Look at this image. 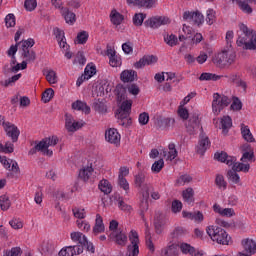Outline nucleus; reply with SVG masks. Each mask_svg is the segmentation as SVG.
<instances>
[{"label":"nucleus","instance_id":"6","mask_svg":"<svg viewBox=\"0 0 256 256\" xmlns=\"http://www.w3.org/2000/svg\"><path fill=\"white\" fill-rule=\"evenodd\" d=\"M183 19L184 21H188V23H192V25H197L198 27L200 25H203L205 23V17L199 10L196 11H186L183 13Z\"/></svg>","mask_w":256,"mask_h":256},{"label":"nucleus","instance_id":"59","mask_svg":"<svg viewBox=\"0 0 256 256\" xmlns=\"http://www.w3.org/2000/svg\"><path fill=\"white\" fill-rule=\"evenodd\" d=\"M206 22L208 23V25H213V23H215V10L214 9L207 10Z\"/></svg>","mask_w":256,"mask_h":256},{"label":"nucleus","instance_id":"30","mask_svg":"<svg viewBox=\"0 0 256 256\" xmlns=\"http://www.w3.org/2000/svg\"><path fill=\"white\" fill-rule=\"evenodd\" d=\"M241 135L243 139L246 140L248 143H255V138L253 137L249 126L241 124Z\"/></svg>","mask_w":256,"mask_h":256},{"label":"nucleus","instance_id":"27","mask_svg":"<svg viewBox=\"0 0 256 256\" xmlns=\"http://www.w3.org/2000/svg\"><path fill=\"white\" fill-rule=\"evenodd\" d=\"M111 235L115 238V243L117 245H120L121 247L127 245V234L123 233V231H115Z\"/></svg>","mask_w":256,"mask_h":256},{"label":"nucleus","instance_id":"19","mask_svg":"<svg viewBox=\"0 0 256 256\" xmlns=\"http://www.w3.org/2000/svg\"><path fill=\"white\" fill-rule=\"evenodd\" d=\"M168 148L169 151L167 149L161 150L160 155H162V157H165L167 161H173V159H176L178 155L177 149L175 148V144L170 143L168 145Z\"/></svg>","mask_w":256,"mask_h":256},{"label":"nucleus","instance_id":"63","mask_svg":"<svg viewBox=\"0 0 256 256\" xmlns=\"http://www.w3.org/2000/svg\"><path fill=\"white\" fill-rule=\"evenodd\" d=\"M145 65H153L157 62V56L145 55L143 56Z\"/></svg>","mask_w":256,"mask_h":256},{"label":"nucleus","instance_id":"54","mask_svg":"<svg viewBox=\"0 0 256 256\" xmlns=\"http://www.w3.org/2000/svg\"><path fill=\"white\" fill-rule=\"evenodd\" d=\"M215 183L219 189H227V182L225 181L223 175H216Z\"/></svg>","mask_w":256,"mask_h":256},{"label":"nucleus","instance_id":"34","mask_svg":"<svg viewBox=\"0 0 256 256\" xmlns=\"http://www.w3.org/2000/svg\"><path fill=\"white\" fill-rule=\"evenodd\" d=\"M70 237H71L72 241L78 242L81 247H83V245H85V243H87V236H85L81 232H72L70 234Z\"/></svg>","mask_w":256,"mask_h":256},{"label":"nucleus","instance_id":"23","mask_svg":"<svg viewBox=\"0 0 256 256\" xmlns=\"http://www.w3.org/2000/svg\"><path fill=\"white\" fill-rule=\"evenodd\" d=\"M220 129H222L223 135H227L231 127H233V120L231 116H223L220 120Z\"/></svg>","mask_w":256,"mask_h":256},{"label":"nucleus","instance_id":"35","mask_svg":"<svg viewBox=\"0 0 256 256\" xmlns=\"http://www.w3.org/2000/svg\"><path fill=\"white\" fill-rule=\"evenodd\" d=\"M40 143L43 144V149H49V147H55V145H57V143H59V138H57V136H52V137H48L43 139L42 141H40Z\"/></svg>","mask_w":256,"mask_h":256},{"label":"nucleus","instance_id":"31","mask_svg":"<svg viewBox=\"0 0 256 256\" xmlns=\"http://www.w3.org/2000/svg\"><path fill=\"white\" fill-rule=\"evenodd\" d=\"M142 197L143 198L140 202L141 217L142 219H145L144 213L149 209V192H143Z\"/></svg>","mask_w":256,"mask_h":256},{"label":"nucleus","instance_id":"10","mask_svg":"<svg viewBox=\"0 0 256 256\" xmlns=\"http://www.w3.org/2000/svg\"><path fill=\"white\" fill-rule=\"evenodd\" d=\"M134 183L136 187L142 189L144 193H149V191L153 190V186L147 183V176L143 172L135 175Z\"/></svg>","mask_w":256,"mask_h":256},{"label":"nucleus","instance_id":"25","mask_svg":"<svg viewBox=\"0 0 256 256\" xmlns=\"http://www.w3.org/2000/svg\"><path fill=\"white\" fill-rule=\"evenodd\" d=\"M236 3L243 13H246L247 15L253 13V8L251 7L253 0H236Z\"/></svg>","mask_w":256,"mask_h":256},{"label":"nucleus","instance_id":"48","mask_svg":"<svg viewBox=\"0 0 256 256\" xmlns=\"http://www.w3.org/2000/svg\"><path fill=\"white\" fill-rule=\"evenodd\" d=\"M0 207L2 211H7L9 207H11V200H9V196L2 195L0 197Z\"/></svg>","mask_w":256,"mask_h":256},{"label":"nucleus","instance_id":"17","mask_svg":"<svg viewBox=\"0 0 256 256\" xmlns=\"http://www.w3.org/2000/svg\"><path fill=\"white\" fill-rule=\"evenodd\" d=\"M154 227L157 235H161L163 233V229L165 227V216H163V213L157 212L155 214Z\"/></svg>","mask_w":256,"mask_h":256},{"label":"nucleus","instance_id":"55","mask_svg":"<svg viewBox=\"0 0 256 256\" xmlns=\"http://www.w3.org/2000/svg\"><path fill=\"white\" fill-rule=\"evenodd\" d=\"M181 209H183V203L179 200L172 201L171 211L172 213H181Z\"/></svg>","mask_w":256,"mask_h":256},{"label":"nucleus","instance_id":"16","mask_svg":"<svg viewBox=\"0 0 256 256\" xmlns=\"http://www.w3.org/2000/svg\"><path fill=\"white\" fill-rule=\"evenodd\" d=\"M214 159H216V161H220L221 163H226V165H228L229 167H231V165H233V163H235V161H237L236 157L233 156H229L227 155V152H216L214 154Z\"/></svg>","mask_w":256,"mask_h":256},{"label":"nucleus","instance_id":"8","mask_svg":"<svg viewBox=\"0 0 256 256\" xmlns=\"http://www.w3.org/2000/svg\"><path fill=\"white\" fill-rule=\"evenodd\" d=\"M171 21L165 16H154L144 22L145 27H151V29H159L162 25H169Z\"/></svg>","mask_w":256,"mask_h":256},{"label":"nucleus","instance_id":"4","mask_svg":"<svg viewBox=\"0 0 256 256\" xmlns=\"http://www.w3.org/2000/svg\"><path fill=\"white\" fill-rule=\"evenodd\" d=\"M22 57L28 63H34L35 59H37V54L35 51L31 50V47L35 45V40L33 38H29L28 40L22 41Z\"/></svg>","mask_w":256,"mask_h":256},{"label":"nucleus","instance_id":"33","mask_svg":"<svg viewBox=\"0 0 256 256\" xmlns=\"http://www.w3.org/2000/svg\"><path fill=\"white\" fill-rule=\"evenodd\" d=\"M104 231H105V224H103V217H101V214H97L95 225L93 227V233H103Z\"/></svg>","mask_w":256,"mask_h":256},{"label":"nucleus","instance_id":"12","mask_svg":"<svg viewBox=\"0 0 256 256\" xmlns=\"http://www.w3.org/2000/svg\"><path fill=\"white\" fill-rule=\"evenodd\" d=\"M65 127L69 133H75V131H79V129L83 127V123L75 121V118H73V115L66 113Z\"/></svg>","mask_w":256,"mask_h":256},{"label":"nucleus","instance_id":"60","mask_svg":"<svg viewBox=\"0 0 256 256\" xmlns=\"http://www.w3.org/2000/svg\"><path fill=\"white\" fill-rule=\"evenodd\" d=\"M118 185L121 187V189H124L126 193H129V182H127V179L122 176H118Z\"/></svg>","mask_w":256,"mask_h":256},{"label":"nucleus","instance_id":"2","mask_svg":"<svg viewBox=\"0 0 256 256\" xmlns=\"http://www.w3.org/2000/svg\"><path fill=\"white\" fill-rule=\"evenodd\" d=\"M206 233L210 237V239L219 245H229V241H231V236L227 234L225 229L219 226H207Z\"/></svg>","mask_w":256,"mask_h":256},{"label":"nucleus","instance_id":"26","mask_svg":"<svg viewBox=\"0 0 256 256\" xmlns=\"http://www.w3.org/2000/svg\"><path fill=\"white\" fill-rule=\"evenodd\" d=\"M72 109H74L75 111H82L86 115H89V113H91V107H89V105H87V103H85L81 100H77V101L73 102Z\"/></svg>","mask_w":256,"mask_h":256},{"label":"nucleus","instance_id":"22","mask_svg":"<svg viewBox=\"0 0 256 256\" xmlns=\"http://www.w3.org/2000/svg\"><path fill=\"white\" fill-rule=\"evenodd\" d=\"M61 15L68 25H74L75 21H77L75 13L71 12L69 8H61Z\"/></svg>","mask_w":256,"mask_h":256},{"label":"nucleus","instance_id":"36","mask_svg":"<svg viewBox=\"0 0 256 256\" xmlns=\"http://www.w3.org/2000/svg\"><path fill=\"white\" fill-rule=\"evenodd\" d=\"M118 101H125L127 99V89L123 85H117L115 89Z\"/></svg>","mask_w":256,"mask_h":256},{"label":"nucleus","instance_id":"45","mask_svg":"<svg viewBox=\"0 0 256 256\" xmlns=\"http://www.w3.org/2000/svg\"><path fill=\"white\" fill-rule=\"evenodd\" d=\"M115 199L118 202V207H119V209H121V211H130L131 210V205L125 203V201H123V197H120L119 194L115 195Z\"/></svg>","mask_w":256,"mask_h":256},{"label":"nucleus","instance_id":"53","mask_svg":"<svg viewBox=\"0 0 256 256\" xmlns=\"http://www.w3.org/2000/svg\"><path fill=\"white\" fill-rule=\"evenodd\" d=\"M97 73V68L95 66L87 65L85 70H84V75L86 76V79H91L93 75Z\"/></svg>","mask_w":256,"mask_h":256},{"label":"nucleus","instance_id":"41","mask_svg":"<svg viewBox=\"0 0 256 256\" xmlns=\"http://www.w3.org/2000/svg\"><path fill=\"white\" fill-rule=\"evenodd\" d=\"M100 191L104 193V195H109L113 191V187L109 184V181L107 180H101L98 185Z\"/></svg>","mask_w":256,"mask_h":256},{"label":"nucleus","instance_id":"32","mask_svg":"<svg viewBox=\"0 0 256 256\" xmlns=\"http://www.w3.org/2000/svg\"><path fill=\"white\" fill-rule=\"evenodd\" d=\"M182 197L188 205H191V203H195V191L193 188H187L182 192Z\"/></svg>","mask_w":256,"mask_h":256},{"label":"nucleus","instance_id":"62","mask_svg":"<svg viewBox=\"0 0 256 256\" xmlns=\"http://www.w3.org/2000/svg\"><path fill=\"white\" fill-rule=\"evenodd\" d=\"M21 248L20 247H14L11 248V250H6L4 253V256H20L21 255Z\"/></svg>","mask_w":256,"mask_h":256},{"label":"nucleus","instance_id":"24","mask_svg":"<svg viewBox=\"0 0 256 256\" xmlns=\"http://www.w3.org/2000/svg\"><path fill=\"white\" fill-rule=\"evenodd\" d=\"M120 79L123 83H132L137 79V72L135 70H124L120 75Z\"/></svg>","mask_w":256,"mask_h":256},{"label":"nucleus","instance_id":"11","mask_svg":"<svg viewBox=\"0 0 256 256\" xmlns=\"http://www.w3.org/2000/svg\"><path fill=\"white\" fill-rule=\"evenodd\" d=\"M4 131L6 135L12 139V143L19 141L21 131H19V128L15 124L11 122L4 123Z\"/></svg>","mask_w":256,"mask_h":256},{"label":"nucleus","instance_id":"5","mask_svg":"<svg viewBox=\"0 0 256 256\" xmlns=\"http://www.w3.org/2000/svg\"><path fill=\"white\" fill-rule=\"evenodd\" d=\"M229 103H231L229 97L215 93L212 101V111L214 115H219L224 107H228Z\"/></svg>","mask_w":256,"mask_h":256},{"label":"nucleus","instance_id":"46","mask_svg":"<svg viewBox=\"0 0 256 256\" xmlns=\"http://www.w3.org/2000/svg\"><path fill=\"white\" fill-rule=\"evenodd\" d=\"M55 91L53 88H47L43 93H42V101L43 103H49L51 99L54 97Z\"/></svg>","mask_w":256,"mask_h":256},{"label":"nucleus","instance_id":"40","mask_svg":"<svg viewBox=\"0 0 256 256\" xmlns=\"http://www.w3.org/2000/svg\"><path fill=\"white\" fill-rule=\"evenodd\" d=\"M221 77L223 76L205 72L200 75L199 80L200 81H219Z\"/></svg>","mask_w":256,"mask_h":256},{"label":"nucleus","instance_id":"58","mask_svg":"<svg viewBox=\"0 0 256 256\" xmlns=\"http://www.w3.org/2000/svg\"><path fill=\"white\" fill-rule=\"evenodd\" d=\"M46 79L48 83L55 85V83H57V73L53 70H49L46 74Z\"/></svg>","mask_w":256,"mask_h":256},{"label":"nucleus","instance_id":"29","mask_svg":"<svg viewBox=\"0 0 256 256\" xmlns=\"http://www.w3.org/2000/svg\"><path fill=\"white\" fill-rule=\"evenodd\" d=\"M180 250L182 251V253H184V255H191V256L199 255V251H197L195 247L191 246V244H188V243H181Z\"/></svg>","mask_w":256,"mask_h":256},{"label":"nucleus","instance_id":"37","mask_svg":"<svg viewBox=\"0 0 256 256\" xmlns=\"http://www.w3.org/2000/svg\"><path fill=\"white\" fill-rule=\"evenodd\" d=\"M92 109L96 111L97 113H107V105H105V102L101 100H95Z\"/></svg>","mask_w":256,"mask_h":256},{"label":"nucleus","instance_id":"13","mask_svg":"<svg viewBox=\"0 0 256 256\" xmlns=\"http://www.w3.org/2000/svg\"><path fill=\"white\" fill-rule=\"evenodd\" d=\"M211 147V141L209 140V137L205 135V133L201 132L199 136V142L197 145V153L199 155H205V151Z\"/></svg>","mask_w":256,"mask_h":256},{"label":"nucleus","instance_id":"18","mask_svg":"<svg viewBox=\"0 0 256 256\" xmlns=\"http://www.w3.org/2000/svg\"><path fill=\"white\" fill-rule=\"evenodd\" d=\"M95 173V170L93 169V166L90 164V166H84L79 171V179H81L84 182H87L91 179H93V175Z\"/></svg>","mask_w":256,"mask_h":256},{"label":"nucleus","instance_id":"51","mask_svg":"<svg viewBox=\"0 0 256 256\" xmlns=\"http://www.w3.org/2000/svg\"><path fill=\"white\" fill-rule=\"evenodd\" d=\"M163 167H165V162L163 161V159H160L153 163L151 169L153 173H161V169H163Z\"/></svg>","mask_w":256,"mask_h":256},{"label":"nucleus","instance_id":"20","mask_svg":"<svg viewBox=\"0 0 256 256\" xmlns=\"http://www.w3.org/2000/svg\"><path fill=\"white\" fill-rule=\"evenodd\" d=\"M242 246L244 251L248 253V255H255L256 254V242L252 239L246 238L242 240Z\"/></svg>","mask_w":256,"mask_h":256},{"label":"nucleus","instance_id":"43","mask_svg":"<svg viewBox=\"0 0 256 256\" xmlns=\"http://www.w3.org/2000/svg\"><path fill=\"white\" fill-rule=\"evenodd\" d=\"M88 40H89V32L81 31L77 34L76 43H78V45H85V43H87Z\"/></svg>","mask_w":256,"mask_h":256},{"label":"nucleus","instance_id":"1","mask_svg":"<svg viewBox=\"0 0 256 256\" xmlns=\"http://www.w3.org/2000/svg\"><path fill=\"white\" fill-rule=\"evenodd\" d=\"M241 34L239 35L236 45L249 51L256 49V32L249 29L245 24H239Z\"/></svg>","mask_w":256,"mask_h":256},{"label":"nucleus","instance_id":"50","mask_svg":"<svg viewBox=\"0 0 256 256\" xmlns=\"http://www.w3.org/2000/svg\"><path fill=\"white\" fill-rule=\"evenodd\" d=\"M0 151L2 153H13L15 151V146L11 142H6L5 145L0 144Z\"/></svg>","mask_w":256,"mask_h":256},{"label":"nucleus","instance_id":"14","mask_svg":"<svg viewBox=\"0 0 256 256\" xmlns=\"http://www.w3.org/2000/svg\"><path fill=\"white\" fill-rule=\"evenodd\" d=\"M105 139L108 143L119 145L121 143V134L115 128H110L105 132Z\"/></svg>","mask_w":256,"mask_h":256},{"label":"nucleus","instance_id":"38","mask_svg":"<svg viewBox=\"0 0 256 256\" xmlns=\"http://www.w3.org/2000/svg\"><path fill=\"white\" fill-rule=\"evenodd\" d=\"M232 165H233L232 170L236 171V173L239 171H243L244 173H249V169H251V166L249 164H243L237 161H235Z\"/></svg>","mask_w":256,"mask_h":256},{"label":"nucleus","instance_id":"47","mask_svg":"<svg viewBox=\"0 0 256 256\" xmlns=\"http://www.w3.org/2000/svg\"><path fill=\"white\" fill-rule=\"evenodd\" d=\"M246 152L243 153L241 161H245V159H248V161H251L252 159H255V153L251 149V145L247 144L245 146ZM249 151V152H247Z\"/></svg>","mask_w":256,"mask_h":256},{"label":"nucleus","instance_id":"3","mask_svg":"<svg viewBox=\"0 0 256 256\" xmlns=\"http://www.w3.org/2000/svg\"><path fill=\"white\" fill-rule=\"evenodd\" d=\"M235 59H237V54H235L234 51L225 50L221 53H218L214 57L213 61L218 67H229L235 63Z\"/></svg>","mask_w":256,"mask_h":256},{"label":"nucleus","instance_id":"52","mask_svg":"<svg viewBox=\"0 0 256 256\" xmlns=\"http://www.w3.org/2000/svg\"><path fill=\"white\" fill-rule=\"evenodd\" d=\"M145 236H146V245L150 251H155V245L153 244V240H151V230H145Z\"/></svg>","mask_w":256,"mask_h":256},{"label":"nucleus","instance_id":"56","mask_svg":"<svg viewBox=\"0 0 256 256\" xmlns=\"http://www.w3.org/2000/svg\"><path fill=\"white\" fill-rule=\"evenodd\" d=\"M131 107H133V100H124L121 103L119 110L131 113Z\"/></svg>","mask_w":256,"mask_h":256},{"label":"nucleus","instance_id":"21","mask_svg":"<svg viewBox=\"0 0 256 256\" xmlns=\"http://www.w3.org/2000/svg\"><path fill=\"white\" fill-rule=\"evenodd\" d=\"M128 5H135L136 7H144L151 9L155 5V0H127Z\"/></svg>","mask_w":256,"mask_h":256},{"label":"nucleus","instance_id":"49","mask_svg":"<svg viewBox=\"0 0 256 256\" xmlns=\"http://www.w3.org/2000/svg\"><path fill=\"white\" fill-rule=\"evenodd\" d=\"M146 17H147V14H143V13L135 14L133 17V24L136 27H141V25H143V21H145Z\"/></svg>","mask_w":256,"mask_h":256},{"label":"nucleus","instance_id":"57","mask_svg":"<svg viewBox=\"0 0 256 256\" xmlns=\"http://www.w3.org/2000/svg\"><path fill=\"white\" fill-rule=\"evenodd\" d=\"M24 7L26 11H35L37 9V0H25Z\"/></svg>","mask_w":256,"mask_h":256},{"label":"nucleus","instance_id":"7","mask_svg":"<svg viewBox=\"0 0 256 256\" xmlns=\"http://www.w3.org/2000/svg\"><path fill=\"white\" fill-rule=\"evenodd\" d=\"M129 239L131 244L127 248V256H138L139 255V234L135 230H131Z\"/></svg>","mask_w":256,"mask_h":256},{"label":"nucleus","instance_id":"44","mask_svg":"<svg viewBox=\"0 0 256 256\" xmlns=\"http://www.w3.org/2000/svg\"><path fill=\"white\" fill-rule=\"evenodd\" d=\"M164 41L166 45H169V47H175V45L179 43V39L175 34H167L166 36H164Z\"/></svg>","mask_w":256,"mask_h":256},{"label":"nucleus","instance_id":"42","mask_svg":"<svg viewBox=\"0 0 256 256\" xmlns=\"http://www.w3.org/2000/svg\"><path fill=\"white\" fill-rule=\"evenodd\" d=\"M110 19L113 25H121V23H123V15H121V13L117 12L116 10L111 12Z\"/></svg>","mask_w":256,"mask_h":256},{"label":"nucleus","instance_id":"9","mask_svg":"<svg viewBox=\"0 0 256 256\" xmlns=\"http://www.w3.org/2000/svg\"><path fill=\"white\" fill-rule=\"evenodd\" d=\"M203 133V127H201V121H199V116L193 115L189 118L188 122L186 123V131L189 135H195L199 132Z\"/></svg>","mask_w":256,"mask_h":256},{"label":"nucleus","instance_id":"61","mask_svg":"<svg viewBox=\"0 0 256 256\" xmlns=\"http://www.w3.org/2000/svg\"><path fill=\"white\" fill-rule=\"evenodd\" d=\"M176 249L177 248H176L175 244H170L162 250V253L164 256H173V255H175Z\"/></svg>","mask_w":256,"mask_h":256},{"label":"nucleus","instance_id":"28","mask_svg":"<svg viewBox=\"0 0 256 256\" xmlns=\"http://www.w3.org/2000/svg\"><path fill=\"white\" fill-rule=\"evenodd\" d=\"M174 122L175 120H172L171 118L159 116L155 121V125L156 127H159V129H169V127H171V123Z\"/></svg>","mask_w":256,"mask_h":256},{"label":"nucleus","instance_id":"39","mask_svg":"<svg viewBox=\"0 0 256 256\" xmlns=\"http://www.w3.org/2000/svg\"><path fill=\"white\" fill-rule=\"evenodd\" d=\"M227 177L231 183H234V185H241V177H239V174H237L235 170H229Z\"/></svg>","mask_w":256,"mask_h":256},{"label":"nucleus","instance_id":"64","mask_svg":"<svg viewBox=\"0 0 256 256\" xmlns=\"http://www.w3.org/2000/svg\"><path fill=\"white\" fill-rule=\"evenodd\" d=\"M5 23L6 27H13L15 25V15L14 14H8L5 17Z\"/></svg>","mask_w":256,"mask_h":256},{"label":"nucleus","instance_id":"15","mask_svg":"<svg viewBox=\"0 0 256 256\" xmlns=\"http://www.w3.org/2000/svg\"><path fill=\"white\" fill-rule=\"evenodd\" d=\"M83 253V246H67L62 248L58 255L59 256H73V255H81Z\"/></svg>","mask_w":256,"mask_h":256}]
</instances>
